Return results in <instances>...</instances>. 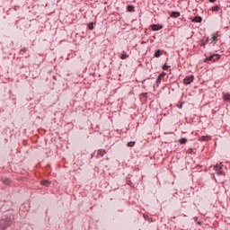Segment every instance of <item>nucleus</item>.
Wrapping results in <instances>:
<instances>
[{"label": "nucleus", "instance_id": "obj_1", "mask_svg": "<svg viewBox=\"0 0 230 230\" xmlns=\"http://www.w3.org/2000/svg\"><path fill=\"white\" fill-rule=\"evenodd\" d=\"M217 60H220V54H214L208 58H207L204 62H217Z\"/></svg>", "mask_w": 230, "mask_h": 230}, {"label": "nucleus", "instance_id": "obj_2", "mask_svg": "<svg viewBox=\"0 0 230 230\" xmlns=\"http://www.w3.org/2000/svg\"><path fill=\"white\" fill-rule=\"evenodd\" d=\"M107 154V151L105 149H98L97 150V155H96V159H101V157H103Z\"/></svg>", "mask_w": 230, "mask_h": 230}, {"label": "nucleus", "instance_id": "obj_3", "mask_svg": "<svg viewBox=\"0 0 230 230\" xmlns=\"http://www.w3.org/2000/svg\"><path fill=\"white\" fill-rule=\"evenodd\" d=\"M10 224H11V221L8 220V219H2L0 220V225L3 226L4 227H10Z\"/></svg>", "mask_w": 230, "mask_h": 230}, {"label": "nucleus", "instance_id": "obj_4", "mask_svg": "<svg viewBox=\"0 0 230 230\" xmlns=\"http://www.w3.org/2000/svg\"><path fill=\"white\" fill-rule=\"evenodd\" d=\"M194 76L190 75V76H186L183 80L184 84L186 85H190V84H191V82H193Z\"/></svg>", "mask_w": 230, "mask_h": 230}, {"label": "nucleus", "instance_id": "obj_5", "mask_svg": "<svg viewBox=\"0 0 230 230\" xmlns=\"http://www.w3.org/2000/svg\"><path fill=\"white\" fill-rule=\"evenodd\" d=\"M214 170L217 171V175H222L223 172H222V171H220V170H222V164L215 165Z\"/></svg>", "mask_w": 230, "mask_h": 230}, {"label": "nucleus", "instance_id": "obj_6", "mask_svg": "<svg viewBox=\"0 0 230 230\" xmlns=\"http://www.w3.org/2000/svg\"><path fill=\"white\" fill-rule=\"evenodd\" d=\"M151 30H153V31H159V30H163V26L153 24L151 25Z\"/></svg>", "mask_w": 230, "mask_h": 230}, {"label": "nucleus", "instance_id": "obj_7", "mask_svg": "<svg viewBox=\"0 0 230 230\" xmlns=\"http://www.w3.org/2000/svg\"><path fill=\"white\" fill-rule=\"evenodd\" d=\"M164 76H166V73H162L159 75L158 78L156 79V84L159 85V84H161V81L163 80V78H164Z\"/></svg>", "mask_w": 230, "mask_h": 230}, {"label": "nucleus", "instance_id": "obj_8", "mask_svg": "<svg viewBox=\"0 0 230 230\" xmlns=\"http://www.w3.org/2000/svg\"><path fill=\"white\" fill-rule=\"evenodd\" d=\"M211 40H212V42H214V44H217V42H218V33L213 34Z\"/></svg>", "mask_w": 230, "mask_h": 230}, {"label": "nucleus", "instance_id": "obj_9", "mask_svg": "<svg viewBox=\"0 0 230 230\" xmlns=\"http://www.w3.org/2000/svg\"><path fill=\"white\" fill-rule=\"evenodd\" d=\"M192 22H202V17L200 16H196L194 18L191 19Z\"/></svg>", "mask_w": 230, "mask_h": 230}, {"label": "nucleus", "instance_id": "obj_10", "mask_svg": "<svg viewBox=\"0 0 230 230\" xmlns=\"http://www.w3.org/2000/svg\"><path fill=\"white\" fill-rule=\"evenodd\" d=\"M171 17H173L174 19H177V17H181V13H179V12H172L171 13Z\"/></svg>", "mask_w": 230, "mask_h": 230}, {"label": "nucleus", "instance_id": "obj_11", "mask_svg": "<svg viewBox=\"0 0 230 230\" xmlns=\"http://www.w3.org/2000/svg\"><path fill=\"white\" fill-rule=\"evenodd\" d=\"M209 139H211V137L209 136H202L199 138V141H209Z\"/></svg>", "mask_w": 230, "mask_h": 230}, {"label": "nucleus", "instance_id": "obj_12", "mask_svg": "<svg viewBox=\"0 0 230 230\" xmlns=\"http://www.w3.org/2000/svg\"><path fill=\"white\" fill-rule=\"evenodd\" d=\"M41 186H49V181L48 180L41 181Z\"/></svg>", "mask_w": 230, "mask_h": 230}, {"label": "nucleus", "instance_id": "obj_13", "mask_svg": "<svg viewBox=\"0 0 230 230\" xmlns=\"http://www.w3.org/2000/svg\"><path fill=\"white\" fill-rule=\"evenodd\" d=\"M224 100H225L226 102H230V94H229V93H226V94L224 95Z\"/></svg>", "mask_w": 230, "mask_h": 230}, {"label": "nucleus", "instance_id": "obj_14", "mask_svg": "<svg viewBox=\"0 0 230 230\" xmlns=\"http://www.w3.org/2000/svg\"><path fill=\"white\" fill-rule=\"evenodd\" d=\"M120 58H121V60H126V58H128V54H122L120 56Z\"/></svg>", "mask_w": 230, "mask_h": 230}, {"label": "nucleus", "instance_id": "obj_15", "mask_svg": "<svg viewBox=\"0 0 230 230\" xmlns=\"http://www.w3.org/2000/svg\"><path fill=\"white\" fill-rule=\"evenodd\" d=\"M127 10H128V12H134V6L128 5Z\"/></svg>", "mask_w": 230, "mask_h": 230}, {"label": "nucleus", "instance_id": "obj_16", "mask_svg": "<svg viewBox=\"0 0 230 230\" xmlns=\"http://www.w3.org/2000/svg\"><path fill=\"white\" fill-rule=\"evenodd\" d=\"M218 10H220V7H218V5L212 7V12H218Z\"/></svg>", "mask_w": 230, "mask_h": 230}, {"label": "nucleus", "instance_id": "obj_17", "mask_svg": "<svg viewBox=\"0 0 230 230\" xmlns=\"http://www.w3.org/2000/svg\"><path fill=\"white\" fill-rule=\"evenodd\" d=\"M155 57L156 58H159V57H161V50H157L155 53Z\"/></svg>", "mask_w": 230, "mask_h": 230}, {"label": "nucleus", "instance_id": "obj_18", "mask_svg": "<svg viewBox=\"0 0 230 230\" xmlns=\"http://www.w3.org/2000/svg\"><path fill=\"white\" fill-rule=\"evenodd\" d=\"M186 141H188V139H186V138H181V139H180L181 145L186 144Z\"/></svg>", "mask_w": 230, "mask_h": 230}, {"label": "nucleus", "instance_id": "obj_19", "mask_svg": "<svg viewBox=\"0 0 230 230\" xmlns=\"http://www.w3.org/2000/svg\"><path fill=\"white\" fill-rule=\"evenodd\" d=\"M135 145H136V142H134V141L128 143V146H130V147L134 146Z\"/></svg>", "mask_w": 230, "mask_h": 230}, {"label": "nucleus", "instance_id": "obj_20", "mask_svg": "<svg viewBox=\"0 0 230 230\" xmlns=\"http://www.w3.org/2000/svg\"><path fill=\"white\" fill-rule=\"evenodd\" d=\"M88 29L89 30H94V25L93 23L88 24Z\"/></svg>", "mask_w": 230, "mask_h": 230}, {"label": "nucleus", "instance_id": "obj_21", "mask_svg": "<svg viewBox=\"0 0 230 230\" xmlns=\"http://www.w3.org/2000/svg\"><path fill=\"white\" fill-rule=\"evenodd\" d=\"M164 71H167V69H170V66L165 65L163 66Z\"/></svg>", "mask_w": 230, "mask_h": 230}, {"label": "nucleus", "instance_id": "obj_22", "mask_svg": "<svg viewBox=\"0 0 230 230\" xmlns=\"http://www.w3.org/2000/svg\"><path fill=\"white\" fill-rule=\"evenodd\" d=\"M7 228L4 226L3 225H0V230H6Z\"/></svg>", "mask_w": 230, "mask_h": 230}, {"label": "nucleus", "instance_id": "obj_23", "mask_svg": "<svg viewBox=\"0 0 230 230\" xmlns=\"http://www.w3.org/2000/svg\"><path fill=\"white\" fill-rule=\"evenodd\" d=\"M201 46H203V47L206 46V42H204V41L201 42Z\"/></svg>", "mask_w": 230, "mask_h": 230}, {"label": "nucleus", "instance_id": "obj_24", "mask_svg": "<svg viewBox=\"0 0 230 230\" xmlns=\"http://www.w3.org/2000/svg\"><path fill=\"white\" fill-rule=\"evenodd\" d=\"M217 0H209V3H215Z\"/></svg>", "mask_w": 230, "mask_h": 230}, {"label": "nucleus", "instance_id": "obj_25", "mask_svg": "<svg viewBox=\"0 0 230 230\" xmlns=\"http://www.w3.org/2000/svg\"><path fill=\"white\" fill-rule=\"evenodd\" d=\"M201 224H202V222H200V221L198 222V225H199V226H200Z\"/></svg>", "mask_w": 230, "mask_h": 230}, {"label": "nucleus", "instance_id": "obj_26", "mask_svg": "<svg viewBox=\"0 0 230 230\" xmlns=\"http://www.w3.org/2000/svg\"><path fill=\"white\" fill-rule=\"evenodd\" d=\"M144 218H146V219L148 218V216H144Z\"/></svg>", "mask_w": 230, "mask_h": 230}]
</instances>
